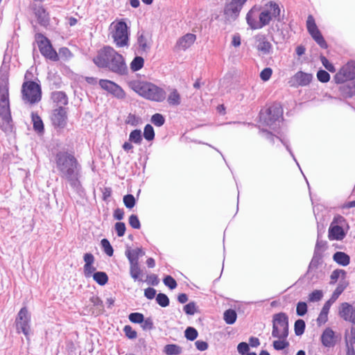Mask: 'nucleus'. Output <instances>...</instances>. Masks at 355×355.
<instances>
[{
  "label": "nucleus",
  "instance_id": "f257e3e1",
  "mask_svg": "<svg viewBox=\"0 0 355 355\" xmlns=\"http://www.w3.org/2000/svg\"><path fill=\"white\" fill-rule=\"evenodd\" d=\"M281 9L278 3L270 1L261 6H253L246 15V22L252 30H257L268 25L272 19L281 21Z\"/></svg>",
  "mask_w": 355,
  "mask_h": 355
},
{
  "label": "nucleus",
  "instance_id": "f03ea898",
  "mask_svg": "<svg viewBox=\"0 0 355 355\" xmlns=\"http://www.w3.org/2000/svg\"><path fill=\"white\" fill-rule=\"evenodd\" d=\"M93 62L98 68L106 69L120 76L128 73L124 57L110 46L100 49Z\"/></svg>",
  "mask_w": 355,
  "mask_h": 355
},
{
  "label": "nucleus",
  "instance_id": "7ed1b4c3",
  "mask_svg": "<svg viewBox=\"0 0 355 355\" xmlns=\"http://www.w3.org/2000/svg\"><path fill=\"white\" fill-rule=\"evenodd\" d=\"M55 162L60 177L67 179L71 187H78L80 184L78 177L81 167L73 154L68 151H59L55 154Z\"/></svg>",
  "mask_w": 355,
  "mask_h": 355
},
{
  "label": "nucleus",
  "instance_id": "20e7f679",
  "mask_svg": "<svg viewBox=\"0 0 355 355\" xmlns=\"http://www.w3.org/2000/svg\"><path fill=\"white\" fill-rule=\"evenodd\" d=\"M0 117L4 123L3 130L12 131V120L9 101V67H0Z\"/></svg>",
  "mask_w": 355,
  "mask_h": 355
},
{
  "label": "nucleus",
  "instance_id": "39448f33",
  "mask_svg": "<svg viewBox=\"0 0 355 355\" xmlns=\"http://www.w3.org/2000/svg\"><path fill=\"white\" fill-rule=\"evenodd\" d=\"M133 89L143 98L155 101L162 102L166 98L164 89L149 82H139L134 85Z\"/></svg>",
  "mask_w": 355,
  "mask_h": 355
},
{
  "label": "nucleus",
  "instance_id": "423d86ee",
  "mask_svg": "<svg viewBox=\"0 0 355 355\" xmlns=\"http://www.w3.org/2000/svg\"><path fill=\"white\" fill-rule=\"evenodd\" d=\"M110 34L114 43L118 48L129 46L130 31L124 19L116 20L110 25Z\"/></svg>",
  "mask_w": 355,
  "mask_h": 355
},
{
  "label": "nucleus",
  "instance_id": "0eeeda50",
  "mask_svg": "<svg viewBox=\"0 0 355 355\" xmlns=\"http://www.w3.org/2000/svg\"><path fill=\"white\" fill-rule=\"evenodd\" d=\"M272 336L276 338H287L289 334L288 316L284 312L272 315Z\"/></svg>",
  "mask_w": 355,
  "mask_h": 355
},
{
  "label": "nucleus",
  "instance_id": "6e6552de",
  "mask_svg": "<svg viewBox=\"0 0 355 355\" xmlns=\"http://www.w3.org/2000/svg\"><path fill=\"white\" fill-rule=\"evenodd\" d=\"M22 100L31 105L38 103L42 98V89L35 81H25L21 87Z\"/></svg>",
  "mask_w": 355,
  "mask_h": 355
},
{
  "label": "nucleus",
  "instance_id": "1a4fd4ad",
  "mask_svg": "<svg viewBox=\"0 0 355 355\" xmlns=\"http://www.w3.org/2000/svg\"><path fill=\"white\" fill-rule=\"evenodd\" d=\"M35 37L40 52L44 58L55 62L59 60L58 53L53 48L50 40L46 36L42 33H36Z\"/></svg>",
  "mask_w": 355,
  "mask_h": 355
},
{
  "label": "nucleus",
  "instance_id": "9d476101",
  "mask_svg": "<svg viewBox=\"0 0 355 355\" xmlns=\"http://www.w3.org/2000/svg\"><path fill=\"white\" fill-rule=\"evenodd\" d=\"M282 114V107L278 104H273L265 110L260 111L259 119L263 125L270 127L279 121Z\"/></svg>",
  "mask_w": 355,
  "mask_h": 355
},
{
  "label": "nucleus",
  "instance_id": "9b49d317",
  "mask_svg": "<svg viewBox=\"0 0 355 355\" xmlns=\"http://www.w3.org/2000/svg\"><path fill=\"white\" fill-rule=\"evenodd\" d=\"M248 0H230L226 1L223 10L225 19L227 21H234L239 16L241 10Z\"/></svg>",
  "mask_w": 355,
  "mask_h": 355
},
{
  "label": "nucleus",
  "instance_id": "f8f14e48",
  "mask_svg": "<svg viewBox=\"0 0 355 355\" xmlns=\"http://www.w3.org/2000/svg\"><path fill=\"white\" fill-rule=\"evenodd\" d=\"M30 322L31 315L27 308L24 306L20 309L15 319L17 332L19 333L21 331L26 336H28L30 331Z\"/></svg>",
  "mask_w": 355,
  "mask_h": 355
},
{
  "label": "nucleus",
  "instance_id": "ddd939ff",
  "mask_svg": "<svg viewBox=\"0 0 355 355\" xmlns=\"http://www.w3.org/2000/svg\"><path fill=\"white\" fill-rule=\"evenodd\" d=\"M355 79V62L349 61L336 73L334 80L337 84H342L348 80Z\"/></svg>",
  "mask_w": 355,
  "mask_h": 355
},
{
  "label": "nucleus",
  "instance_id": "4468645a",
  "mask_svg": "<svg viewBox=\"0 0 355 355\" xmlns=\"http://www.w3.org/2000/svg\"><path fill=\"white\" fill-rule=\"evenodd\" d=\"M99 85L118 99H123L125 97V92L122 87L113 81L102 79L99 81Z\"/></svg>",
  "mask_w": 355,
  "mask_h": 355
},
{
  "label": "nucleus",
  "instance_id": "2eb2a0df",
  "mask_svg": "<svg viewBox=\"0 0 355 355\" xmlns=\"http://www.w3.org/2000/svg\"><path fill=\"white\" fill-rule=\"evenodd\" d=\"M52 123L55 127L64 128L67 125V112L64 107L59 106L53 111Z\"/></svg>",
  "mask_w": 355,
  "mask_h": 355
},
{
  "label": "nucleus",
  "instance_id": "dca6fc26",
  "mask_svg": "<svg viewBox=\"0 0 355 355\" xmlns=\"http://www.w3.org/2000/svg\"><path fill=\"white\" fill-rule=\"evenodd\" d=\"M313 79L311 73H305L302 71H297L288 81L291 87H297L299 86L304 87L310 84Z\"/></svg>",
  "mask_w": 355,
  "mask_h": 355
},
{
  "label": "nucleus",
  "instance_id": "f3484780",
  "mask_svg": "<svg viewBox=\"0 0 355 355\" xmlns=\"http://www.w3.org/2000/svg\"><path fill=\"white\" fill-rule=\"evenodd\" d=\"M338 315L344 320L355 324V306L349 303L343 302L340 304Z\"/></svg>",
  "mask_w": 355,
  "mask_h": 355
},
{
  "label": "nucleus",
  "instance_id": "a211bd4d",
  "mask_svg": "<svg viewBox=\"0 0 355 355\" xmlns=\"http://www.w3.org/2000/svg\"><path fill=\"white\" fill-rule=\"evenodd\" d=\"M255 43L257 44V49L265 55L269 54L272 50V44L268 40L266 35L259 33L254 37Z\"/></svg>",
  "mask_w": 355,
  "mask_h": 355
},
{
  "label": "nucleus",
  "instance_id": "6ab92c4d",
  "mask_svg": "<svg viewBox=\"0 0 355 355\" xmlns=\"http://www.w3.org/2000/svg\"><path fill=\"white\" fill-rule=\"evenodd\" d=\"M137 45L138 46V53H147L150 49V42L144 32L137 33Z\"/></svg>",
  "mask_w": 355,
  "mask_h": 355
},
{
  "label": "nucleus",
  "instance_id": "aec40b11",
  "mask_svg": "<svg viewBox=\"0 0 355 355\" xmlns=\"http://www.w3.org/2000/svg\"><path fill=\"white\" fill-rule=\"evenodd\" d=\"M34 13L40 26L46 28L49 25V15L43 6H35Z\"/></svg>",
  "mask_w": 355,
  "mask_h": 355
},
{
  "label": "nucleus",
  "instance_id": "412c9836",
  "mask_svg": "<svg viewBox=\"0 0 355 355\" xmlns=\"http://www.w3.org/2000/svg\"><path fill=\"white\" fill-rule=\"evenodd\" d=\"M196 39V35L187 33L177 41L175 47L180 50H186L193 44Z\"/></svg>",
  "mask_w": 355,
  "mask_h": 355
},
{
  "label": "nucleus",
  "instance_id": "4be33fe9",
  "mask_svg": "<svg viewBox=\"0 0 355 355\" xmlns=\"http://www.w3.org/2000/svg\"><path fill=\"white\" fill-rule=\"evenodd\" d=\"M340 95L345 98L355 96V81L349 82L340 85L338 87Z\"/></svg>",
  "mask_w": 355,
  "mask_h": 355
},
{
  "label": "nucleus",
  "instance_id": "5701e85b",
  "mask_svg": "<svg viewBox=\"0 0 355 355\" xmlns=\"http://www.w3.org/2000/svg\"><path fill=\"white\" fill-rule=\"evenodd\" d=\"M321 342L326 347H333L335 345V333L331 328L324 330L321 336Z\"/></svg>",
  "mask_w": 355,
  "mask_h": 355
},
{
  "label": "nucleus",
  "instance_id": "b1692460",
  "mask_svg": "<svg viewBox=\"0 0 355 355\" xmlns=\"http://www.w3.org/2000/svg\"><path fill=\"white\" fill-rule=\"evenodd\" d=\"M51 99L58 107H64L68 104L67 95L62 91L53 92L51 94Z\"/></svg>",
  "mask_w": 355,
  "mask_h": 355
},
{
  "label": "nucleus",
  "instance_id": "393cba45",
  "mask_svg": "<svg viewBox=\"0 0 355 355\" xmlns=\"http://www.w3.org/2000/svg\"><path fill=\"white\" fill-rule=\"evenodd\" d=\"M144 254L145 252L141 248H137L133 250L128 249L125 252L129 263H139V257L144 256Z\"/></svg>",
  "mask_w": 355,
  "mask_h": 355
},
{
  "label": "nucleus",
  "instance_id": "a878e982",
  "mask_svg": "<svg viewBox=\"0 0 355 355\" xmlns=\"http://www.w3.org/2000/svg\"><path fill=\"white\" fill-rule=\"evenodd\" d=\"M345 236V234L342 227L339 225L330 226L328 235L330 240H342Z\"/></svg>",
  "mask_w": 355,
  "mask_h": 355
},
{
  "label": "nucleus",
  "instance_id": "bb28decb",
  "mask_svg": "<svg viewBox=\"0 0 355 355\" xmlns=\"http://www.w3.org/2000/svg\"><path fill=\"white\" fill-rule=\"evenodd\" d=\"M130 275L135 281L141 282L142 270L139 263H130Z\"/></svg>",
  "mask_w": 355,
  "mask_h": 355
},
{
  "label": "nucleus",
  "instance_id": "cd10ccee",
  "mask_svg": "<svg viewBox=\"0 0 355 355\" xmlns=\"http://www.w3.org/2000/svg\"><path fill=\"white\" fill-rule=\"evenodd\" d=\"M333 259L338 264L343 266L349 265L350 262L349 256L343 252H336L333 256Z\"/></svg>",
  "mask_w": 355,
  "mask_h": 355
},
{
  "label": "nucleus",
  "instance_id": "c85d7f7f",
  "mask_svg": "<svg viewBox=\"0 0 355 355\" xmlns=\"http://www.w3.org/2000/svg\"><path fill=\"white\" fill-rule=\"evenodd\" d=\"M339 278H340V280L347 279V272L345 270H334L331 274L329 284L331 285L335 284Z\"/></svg>",
  "mask_w": 355,
  "mask_h": 355
},
{
  "label": "nucleus",
  "instance_id": "c756f323",
  "mask_svg": "<svg viewBox=\"0 0 355 355\" xmlns=\"http://www.w3.org/2000/svg\"><path fill=\"white\" fill-rule=\"evenodd\" d=\"M315 42L324 49H327L328 45L319 29L309 33Z\"/></svg>",
  "mask_w": 355,
  "mask_h": 355
},
{
  "label": "nucleus",
  "instance_id": "7c9ffc66",
  "mask_svg": "<svg viewBox=\"0 0 355 355\" xmlns=\"http://www.w3.org/2000/svg\"><path fill=\"white\" fill-rule=\"evenodd\" d=\"M31 117L34 130L37 133H42L44 132V123L40 116L36 113H32Z\"/></svg>",
  "mask_w": 355,
  "mask_h": 355
},
{
  "label": "nucleus",
  "instance_id": "2f4dec72",
  "mask_svg": "<svg viewBox=\"0 0 355 355\" xmlns=\"http://www.w3.org/2000/svg\"><path fill=\"white\" fill-rule=\"evenodd\" d=\"M349 286V282L347 280V279L343 280H340L337 287L333 292V299L332 300H337L338 297L342 294V293L347 288V287Z\"/></svg>",
  "mask_w": 355,
  "mask_h": 355
},
{
  "label": "nucleus",
  "instance_id": "473e14b6",
  "mask_svg": "<svg viewBox=\"0 0 355 355\" xmlns=\"http://www.w3.org/2000/svg\"><path fill=\"white\" fill-rule=\"evenodd\" d=\"M167 101L170 105H179L181 103L180 95L176 89H173L168 96Z\"/></svg>",
  "mask_w": 355,
  "mask_h": 355
},
{
  "label": "nucleus",
  "instance_id": "72a5a7b5",
  "mask_svg": "<svg viewBox=\"0 0 355 355\" xmlns=\"http://www.w3.org/2000/svg\"><path fill=\"white\" fill-rule=\"evenodd\" d=\"M182 352V347L175 344L166 345L164 348V352L167 355H179Z\"/></svg>",
  "mask_w": 355,
  "mask_h": 355
},
{
  "label": "nucleus",
  "instance_id": "f704fd0d",
  "mask_svg": "<svg viewBox=\"0 0 355 355\" xmlns=\"http://www.w3.org/2000/svg\"><path fill=\"white\" fill-rule=\"evenodd\" d=\"M237 318L236 312L234 309H227L224 312L223 319L227 324H233Z\"/></svg>",
  "mask_w": 355,
  "mask_h": 355
},
{
  "label": "nucleus",
  "instance_id": "c9c22d12",
  "mask_svg": "<svg viewBox=\"0 0 355 355\" xmlns=\"http://www.w3.org/2000/svg\"><path fill=\"white\" fill-rule=\"evenodd\" d=\"M92 276L94 280L100 286H104L108 282V276L105 272H96Z\"/></svg>",
  "mask_w": 355,
  "mask_h": 355
},
{
  "label": "nucleus",
  "instance_id": "e433bc0d",
  "mask_svg": "<svg viewBox=\"0 0 355 355\" xmlns=\"http://www.w3.org/2000/svg\"><path fill=\"white\" fill-rule=\"evenodd\" d=\"M345 340L347 348L354 347L355 344V327H352L350 329V333L348 334L345 333Z\"/></svg>",
  "mask_w": 355,
  "mask_h": 355
},
{
  "label": "nucleus",
  "instance_id": "4c0bfd02",
  "mask_svg": "<svg viewBox=\"0 0 355 355\" xmlns=\"http://www.w3.org/2000/svg\"><path fill=\"white\" fill-rule=\"evenodd\" d=\"M128 140L135 144L140 145L142 142L141 131L139 129L132 130L129 135Z\"/></svg>",
  "mask_w": 355,
  "mask_h": 355
},
{
  "label": "nucleus",
  "instance_id": "58836bf2",
  "mask_svg": "<svg viewBox=\"0 0 355 355\" xmlns=\"http://www.w3.org/2000/svg\"><path fill=\"white\" fill-rule=\"evenodd\" d=\"M144 64V60L141 56H136L130 63V69L132 71L140 70Z\"/></svg>",
  "mask_w": 355,
  "mask_h": 355
},
{
  "label": "nucleus",
  "instance_id": "ea45409f",
  "mask_svg": "<svg viewBox=\"0 0 355 355\" xmlns=\"http://www.w3.org/2000/svg\"><path fill=\"white\" fill-rule=\"evenodd\" d=\"M306 324L305 322L302 319H298L294 324V330L296 336H301L304 334Z\"/></svg>",
  "mask_w": 355,
  "mask_h": 355
},
{
  "label": "nucleus",
  "instance_id": "a19ab883",
  "mask_svg": "<svg viewBox=\"0 0 355 355\" xmlns=\"http://www.w3.org/2000/svg\"><path fill=\"white\" fill-rule=\"evenodd\" d=\"M101 244L104 252L109 257H112L114 254V250L110 241L107 239H103L101 241Z\"/></svg>",
  "mask_w": 355,
  "mask_h": 355
},
{
  "label": "nucleus",
  "instance_id": "79ce46f5",
  "mask_svg": "<svg viewBox=\"0 0 355 355\" xmlns=\"http://www.w3.org/2000/svg\"><path fill=\"white\" fill-rule=\"evenodd\" d=\"M287 338H278V340L273 341L272 345L276 350H282L288 347L289 343L286 340Z\"/></svg>",
  "mask_w": 355,
  "mask_h": 355
},
{
  "label": "nucleus",
  "instance_id": "37998d69",
  "mask_svg": "<svg viewBox=\"0 0 355 355\" xmlns=\"http://www.w3.org/2000/svg\"><path fill=\"white\" fill-rule=\"evenodd\" d=\"M157 303L162 307H166L169 305V298L164 293H158L156 296Z\"/></svg>",
  "mask_w": 355,
  "mask_h": 355
},
{
  "label": "nucleus",
  "instance_id": "c03bdc74",
  "mask_svg": "<svg viewBox=\"0 0 355 355\" xmlns=\"http://www.w3.org/2000/svg\"><path fill=\"white\" fill-rule=\"evenodd\" d=\"M144 137L147 141H152L155 138V131L153 126L150 124H147L144 127Z\"/></svg>",
  "mask_w": 355,
  "mask_h": 355
},
{
  "label": "nucleus",
  "instance_id": "a18cd8bd",
  "mask_svg": "<svg viewBox=\"0 0 355 355\" xmlns=\"http://www.w3.org/2000/svg\"><path fill=\"white\" fill-rule=\"evenodd\" d=\"M198 331L191 327H189L184 331V336L189 340L193 341L198 337Z\"/></svg>",
  "mask_w": 355,
  "mask_h": 355
},
{
  "label": "nucleus",
  "instance_id": "49530a36",
  "mask_svg": "<svg viewBox=\"0 0 355 355\" xmlns=\"http://www.w3.org/2000/svg\"><path fill=\"white\" fill-rule=\"evenodd\" d=\"M151 122L157 127L162 126L165 123V119L162 114L156 113L151 117Z\"/></svg>",
  "mask_w": 355,
  "mask_h": 355
},
{
  "label": "nucleus",
  "instance_id": "de8ad7c7",
  "mask_svg": "<svg viewBox=\"0 0 355 355\" xmlns=\"http://www.w3.org/2000/svg\"><path fill=\"white\" fill-rule=\"evenodd\" d=\"M144 315L141 313L134 312L128 315V319L132 323L140 324L144 321Z\"/></svg>",
  "mask_w": 355,
  "mask_h": 355
},
{
  "label": "nucleus",
  "instance_id": "09e8293b",
  "mask_svg": "<svg viewBox=\"0 0 355 355\" xmlns=\"http://www.w3.org/2000/svg\"><path fill=\"white\" fill-rule=\"evenodd\" d=\"M123 203L128 209H132L134 207L136 203L135 198L132 194H127L123 196Z\"/></svg>",
  "mask_w": 355,
  "mask_h": 355
},
{
  "label": "nucleus",
  "instance_id": "8fccbe9b",
  "mask_svg": "<svg viewBox=\"0 0 355 355\" xmlns=\"http://www.w3.org/2000/svg\"><path fill=\"white\" fill-rule=\"evenodd\" d=\"M306 28H307L309 33L313 32L318 29V28L315 24V19L311 15H309L307 17Z\"/></svg>",
  "mask_w": 355,
  "mask_h": 355
},
{
  "label": "nucleus",
  "instance_id": "3c124183",
  "mask_svg": "<svg viewBox=\"0 0 355 355\" xmlns=\"http://www.w3.org/2000/svg\"><path fill=\"white\" fill-rule=\"evenodd\" d=\"M123 332L125 336L129 339H135L137 337V333L130 325H125L123 327Z\"/></svg>",
  "mask_w": 355,
  "mask_h": 355
},
{
  "label": "nucleus",
  "instance_id": "603ef678",
  "mask_svg": "<svg viewBox=\"0 0 355 355\" xmlns=\"http://www.w3.org/2000/svg\"><path fill=\"white\" fill-rule=\"evenodd\" d=\"M317 78L320 82L325 83L329 81L330 75L327 71L320 69L317 73Z\"/></svg>",
  "mask_w": 355,
  "mask_h": 355
},
{
  "label": "nucleus",
  "instance_id": "864d4df0",
  "mask_svg": "<svg viewBox=\"0 0 355 355\" xmlns=\"http://www.w3.org/2000/svg\"><path fill=\"white\" fill-rule=\"evenodd\" d=\"M183 310L187 315H193L197 311L196 304L194 302H191L184 306Z\"/></svg>",
  "mask_w": 355,
  "mask_h": 355
},
{
  "label": "nucleus",
  "instance_id": "5fc2aeb1",
  "mask_svg": "<svg viewBox=\"0 0 355 355\" xmlns=\"http://www.w3.org/2000/svg\"><path fill=\"white\" fill-rule=\"evenodd\" d=\"M164 284L170 289L173 290L177 287V282L173 277L170 275L166 276L163 279Z\"/></svg>",
  "mask_w": 355,
  "mask_h": 355
},
{
  "label": "nucleus",
  "instance_id": "6e6d98bb",
  "mask_svg": "<svg viewBox=\"0 0 355 355\" xmlns=\"http://www.w3.org/2000/svg\"><path fill=\"white\" fill-rule=\"evenodd\" d=\"M320 61L327 70H328L330 72L336 71V68L334 66V64H331L325 56L321 55Z\"/></svg>",
  "mask_w": 355,
  "mask_h": 355
},
{
  "label": "nucleus",
  "instance_id": "4d7b16f0",
  "mask_svg": "<svg viewBox=\"0 0 355 355\" xmlns=\"http://www.w3.org/2000/svg\"><path fill=\"white\" fill-rule=\"evenodd\" d=\"M307 312V305L306 302H300L297 304L296 313L299 316L304 315Z\"/></svg>",
  "mask_w": 355,
  "mask_h": 355
},
{
  "label": "nucleus",
  "instance_id": "13d9d810",
  "mask_svg": "<svg viewBox=\"0 0 355 355\" xmlns=\"http://www.w3.org/2000/svg\"><path fill=\"white\" fill-rule=\"evenodd\" d=\"M141 324V327L144 330H152L154 329V324L151 318H144V321Z\"/></svg>",
  "mask_w": 355,
  "mask_h": 355
},
{
  "label": "nucleus",
  "instance_id": "bf43d9fd",
  "mask_svg": "<svg viewBox=\"0 0 355 355\" xmlns=\"http://www.w3.org/2000/svg\"><path fill=\"white\" fill-rule=\"evenodd\" d=\"M323 296V293L322 291L315 290L312 293H311L309 295V300L311 302H318L320 301Z\"/></svg>",
  "mask_w": 355,
  "mask_h": 355
},
{
  "label": "nucleus",
  "instance_id": "052dcab7",
  "mask_svg": "<svg viewBox=\"0 0 355 355\" xmlns=\"http://www.w3.org/2000/svg\"><path fill=\"white\" fill-rule=\"evenodd\" d=\"M115 230L116 232L117 236L119 237L123 236L125 232V225L123 222H117L114 225Z\"/></svg>",
  "mask_w": 355,
  "mask_h": 355
},
{
  "label": "nucleus",
  "instance_id": "680f3d73",
  "mask_svg": "<svg viewBox=\"0 0 355 355\" xmlns=\"http://www.w3.org/2000/svg\"><path fill=\"white\" fill-rule=\"evenodd\" d=\"M322 258V255L320 254V252H314L313 258L309 263V269L313 268H318L319 265L320 260Z\"/></svg>",
  "mask_w": 355,
  "mask_h": 355
},
{
  "label": "nucleus",
  "instance_id": "e2e57ef3",
  "mask_svg": "<svg viewBox=\"0 0 355 355\" xmlns=\"http://www.w3.org/2000/svg\"><path fill=\"white\" fill-rule=\"evenodd\" d=\"M129 224L134 229H140L141 224L137 215L132 214L129 217Z\"/></svg>",
  "mask_w": 355,
  "mask_h": 355
},
{
  "label": "nucleus",
  "instance_id": "0e129e2a",
  "mask_svg": "<svg viewBox=\"0 0 355 355\" xmlns=\"http://www.w3.org/2000/svg\"><path fill=\"white\" fill-rule=\"evenodd\" d=\"M272 73V70L270 68H265L261 71L260 78L262 80L267 81L270 78Z\"/></svg>",
  "mask_w": 355,
  "mask_h": 355
},
{
  "label": "nucleus",
  "instance_id": "69168bd1",
  "mask_svg": "<svg viewBox=\"0 0 355 355\" xmlns=\"http://www.w3.org/2000/svg\"><path fill=\"white\" fill-rule=\"evenodd\" d=\"M83 269L85 277L87 278L92 277V273H94V271L96 270V268L93 264L84 265Z\"/></svg>",
  "mask_w": 355,
  "mask_h": 355
},
{
  "label": "nucleus",
  "instance_id": "338daca9",
  "mask_svg": "<svg viewBox=\"0 0 355 355\" xmlns=\"http://www.w3.org/2000/svg\"><path fill=\"white\" fill-rule=\"evenodd\" d=\"M249 349V345L245 342L240 343L237 346V350L241 355H246Z\"/></svg>",
  "mask_w": 355,
  "mask_h": 355
},
{
  "label": "nucleus",
  "instance_id": "774afa93",
  "mask_svg": "<svg viewBox=\"0 0 355 355\" xmlns=\"http://www.w3.org/2000/svg\"><path fill=\"white\" fill-rule=\"evenodd\" d=\"M59 55L64 58L68 59L72 56V53L67 47H62L59 49Z\"/></svg>",
  "mask_w": 355,
  "mask_h": 355
}]
</instances>
